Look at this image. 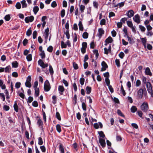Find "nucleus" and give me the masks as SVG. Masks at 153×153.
Returning a JSON list of instances; mask_svg holds the SVG:
<instances>
[{"label":"nucleus","instance_id":"9b49d317","mask_svg":"<svg viewBox=\"0 0 153 153\" xmlns=\"http://www.w3.org/2000/svg\"><path fill=\"white\" fill-rule=\"evenodd\" d=\"M103 76L104 77L106 78L105 79V82H109V81H110V80L109 79V73L108 72H107L103 74Z\"/></svg>","mask_w":153,"mask_h":153},{"label":"nucleus","instance_id":"473e14b6","mask_svg":"<svg viewBox=\"0 0 153 153\" xmlns=\"http://www.w3.org/2000/svg\"><path fill=\"white\" fill-rule=\"evenodd\" d=\"M10 70V65L7 66L4 68L5 72L6 73H9Z\"/></svg>","mask_w":153,"mask_h":153},{"label":"nucleus","instance_id":"c756f323","mask_svg":"<svg viewBox=\"0 0 153 153\" xmlns=\"http://www.w3.org/2000/svg\"><path fill=\"white\" fill-rule=\"evenodd\" d=\"M117 113L120 116L125 117V115L121 111L120 109H117Z\"/></svg>","mask_w":153,"mask_h":153},{"label":"nucleus","instance_id":"39448f33","mask_svg":"<svg viewBox=\"0 0 153 153\" xmlns=\"http://www.w3.org/2000/svg\"><path fill=\"white\" fill-rule=\"evenodd\" d=\"M134 21L137 24H139L140 22V17L139 14L135 15L133 18Z\"/></svg>","mask_w":153,"mask_h":153},{"label":"nucleus","instance_id":"1a4fd4ad","mask_svg":"<svg viewBox=\"0 0 153 153\" xmlns=\"http://www.w3.org/2000/svg\"><path fill=\"white\" fill-rule=\"evenodd\" d=\"M145 73L146 75H149L150 76H152V74L151 71L150 69L148 67L146 68L145 71Z\"/></svg>","mask_w":153,"mask_h":153},{"label":"nucleus","instance_id":"7ed1b4c3","mask_svg":"<svg viewBox=\"0 0 153 153\" xmlns=\"http://www.w3.org/2000/svg\"><path fill=\"white\" fill-rule=\"evenodd\" d=\"M38 64L42 68H45L48 67V65L47 63L45 64L43 61L40 59L38 61Z\"/></svg>","mask_w":153,"mask_h":153},{"label":"nucleus","instance_id":"338daca9","mask_svg":"<svg viewBox=\"0 0 153 153\" xmlns=\"http://www.w3.org/2000/svg\"><path fill=\"white\" fill-rule=\"evenodd\" d=\"M4 19L6 21H9L10 19V15H6L4 17Z\"/></svg>","mask_w":153,"mask_h":153},{"label":"nucleus","instance_id":"052dcab7","mask_svg":"<svg viewBox=\"0 0 153 153\" xmlns=\"http://www.w3.org/2000/svg\"><path fill=\"white\" fill-rule=\"evenodd\" d=\"M40 55L41 56V57L42 59H44L45 56V54L44 51H42L41 53L40 54Z\"/></svg>","mask_w":153,"mask_h":153},{"label":"nucleus","instance_id":"69168bd1","mask_svg":"<svg viewBox=\"0 0 153 153\" xmlns=\"http://www.w3.org/2000/svg\"><path fill=\"white\" fill-rule=\"evenodd\" d=\"M82 107L83 110L84 111H86V106L85 103L84 102H82Z\"/></svg>","mask_w":153,"mask_h":153},{"label":"nucleus","instance_id":"a878e982","mask_svg":"<svg viewBox=\"0 0 153 153\" xmlns=\"http://www.w3.org/2000/svg\"><path fill=\"white\" fill-rule=\"evenodd\" d=\"M39 10V8L38 6H36L33 7V11L35 14L36 15Z\"/></svg>","mask_w":153,"mask_h":153},{"label":"nucleus","instance_id":"37998d69","mask_svg":"<svg viewBox=\"0 0 153 153\" xmlns=\"http://www.w3.org/2000/svg\"><path fill=\"white\" fill-rule=\"evenodd\" d=\"M115 63L117 67H119L120 66V65L119 59H116L115 60Z\"/></svg>","mask_w":153,"mask_h":153},{"label":"nucleus","instance_id":"5701e85b","mask_svg":"<svg viewBox=\"0 0 153 153\" xmlns=\"http://www.w3.org/2000/svg\"><path fill=\"white\" fill-rule=\"evenodd\" d=\"M148 86L147 85V90L149 93L151 94V96L153 98V90H152V88L151 87V89H149Z\"/></svg>","mask_w":153,"mask_h":153},{"label":"nucleus","instance_id":"e433bc0d","mask_svg":"<svg viewBox=\"0 0 153 153\" xmlns=\"http://www.w3.org/2000/svg\"><path fill=\"white\" fill-rule=\"evenodd\" d=\"M85 8V6L81 4L80 6L79 10L82 13L84 12Z\"/></svg>","mask_w":153,"mask_h":153},{"label":"nucleus","instance_id":"f3484780","mask_svg":"<svg viewBox=\"0 0 153 153\" xmlns=\"http://www.w3.org/2000/svg\"><path fill=\"white\" fill-rule=\"evenodd\" d=\"M111 98L112 100L115 104H119L120 103V101L118 99L115 97H114V98L112 97H111Z\"/></svg>","mask_w":153,"mask_h":153},{"label":"nucleus","instance_id":"680f3d73","mask_svg":"<svg viewBox=\"0 0 153 153\" xmlns=\"http://www.w3.org/2000/svg\"><path fill=\"white\" fill-rule=\"evenodd\" d=\"M56 118L59 120H61V118L60 114L58 112H56Z\"/></svg>","mask_w":153,"mask_h":153},{"label":"nucleus","instance_id":"f257e3e1","mask_svg":"<svg viewBox=\"0 0 153 153\" xmlns=\"http://www.w3.org/2000/svg\"><path fill=\"white\" fill-rule=\"evenodd\" d=\"M142 110L144 112H146L149 109L148 104L147 102H143L140 106Z\"/></svg>","mask_w":153,"mask_h":153},{"label":"nucleus","instance_id":"13d9d810","mask_svg":"<svg viewBox=\"0 0 153 153\" xmlns=\"http://www.w3.org/2000/svg\"><path fill=\"white\" fill-rule=\"evenodd\" d=\"M93 5L94 7L96 9H97L98 6V3L96 1H94L93 2Z\"/></svg>","mask_w":153,"mask_h":153},{"label":"nucleus","instance_id":"4468645a","mask_svg":"<svg viewBox=\"0 0 153 153\" xmlns=\"http://www.w3.org/2000/svg\"><path fill=\"white\" fill-rule=\"evenodd\" d=\"M101 65L102 68L104 69V70H106L108 68V65L104 61L102 62Z\"/></svg>","mask_w":153,"mask_h":153},{"label":"nucleus","instance_id":"774afa93","mask_svg":"<svg viewBox=\"0 0 153 153\" xmlns=\"http://www.w3.org/2000/svg\"><path fill=\"white\" fill-rule=\"evenodd\" d=\"M0 97L2 99L3 101H5V96L3 93H0Z\"/></svg>","mask_w":153,"mask_h":153},{"label":"nucleus","instance_id":"c85d7f7f","mask_svg":"<svg viewBox=\"0 0 153 153\" xmlns=\"http://www.w3.org/2000/svg\"><path fill=\"white\" fill-rule=\"evenodd\" d=\"M37 123L39 126H41L42 128H43V122L40 119H39L38 120Z\"/></svg>","mask_w":153,"mask_h":153},{"label":"nucleus","instance_id":"dca6fc26","mask_svg":"<svg viewBox=\"0 0 153 153\" xmlns=\"http://www.w3.org/2000/svg\"><path fill=\"white\" fill-rule=\"evenodd\" d=\"M113 41L112 38L110 36H108L106 39L105 40V41L108 42V43H111Z\"/></svg>","mask_w":153,"mask_h":153},{"label":"nucleus","instance_id":"a19ab883","mask_svg":"<svg viewBox=\"0 0 153 153\" xmlns=\"http://www.w3.org/2000/svg\"><path fill=\"white\" fill-rule=\"evenodd\" d=\"M94 41V40L91 41L90 44V48L91 49H94L95 47Z\"/></svg>","mask_w":153,"mask_h":153},{"label":"nucleus","instance_id":"ea45409f","mask_svg":"<svg viewBox=\"0 0 153 153\" xmlns=\"http://www.w3.org/2000/svg\"><path fill=\"white\" fill-rule=\"evenodd\" d=\"M26 59L28 61H30L32 59V55L31 54H30L27 55L26 56Z\"/></svg>","mask_w":153,"mask_h":153},{"label":"nucleus","instance_id":"9d476101","mask_svg":"<svg viewBox=\"0 0 153 153\" xmlns=\"http://www.w3.org/2000/svg\"><path fill=\"white\" fill-rule=\"evenodd\" d=\"M106 83L107 85L108 86V89H109L110 92L111 93H113L114 92V90L112 86L110 85V81H109V82H106Z\"/></svg>","mask_w":153,"mask_h":153},{"label":"nucleus","instance_id":"49530a36","mask_svg":"<svg viewBox=\"0 0 153 153\" xmlns=\"http://www.w3.org/2000/svg\"><path fill=\"white\" fill-rule=\"evenodd\" d=\"M128 18L124 17L123 18H122L120 20V22L122 24L123 23H125L126 21H127V20L128 19Z\"/></svg>","mask_w":153,"mask_h":153},{"label":"nucleus","instance_id":"aec40b11","mask_svg":"<svg viewBox=\"0 0 153 153\" xmlns=\"http://www.w3.org/2000/svg\"><path fill=\"white\" fill-rule=\"evenodd\" d=\"M137 110V108L136 106L133 105L131 108V111L133 113L135 112Z\"/></svg>","mask_w":153,"mask_h":153},{"label":"nucleus","instance_id":"de8ad7c7","mask_svg":"<svg viewBox=\"0 0 153 153\" xmlns=\"http://www.w3.org/2000/svg\"><path fill=\"white\" fill-rule=\"evenodd\" d=\"M38 144L40 145H41L43 144V142L41 137H39Z\"/></svg>","mask_w":153,"mask_h":153},{"label":"nucleus","instance_id":"393cba45","mask_svg":"<svg viewBox=\"0 0 153 153\" xmlns=\"http://www.w3.org/2000/svg\"><path fill=\"white\" fill-rule=\"evenodd\" d=\"M21 3L22 4V8H26L27 7V5L25 0H23L21 1Z\"/></svg>","mask_w":153,"mask_h":153},{"label":"nucleus","instance_id":"6e6552de","mask_svg":"<svg viewBox=\"0 0 153 153\" xmlns=\"http://www.w3.org/2000/svg\"><path fill=\"white\" fill-rule=\"evenodd\" d=\"M99 138V142L102 148H104L106 146V143L105 139Z\"/></svg>","mask_w":153,"mask_h":153},{"label":"nucleus","instance_id":"f704fd0d","mask_svg":"<svg viewBox=\"0 0 153 153\" xmlns=\"http://www.w3.org/2000/svg\"><path fill=\"white\" fill-rule=\"evenodd\" d=\"M126 23L127 25L129 27L131 28L133 26V23L131 21L129 20L127 21H126Z\"/></svg>","mask_w":153,"mask_h":153},{"label":"nucleus","instance_id":"2f4dec72","mask_svg":"<svg viewBox=\"0 0 153 153\" xmlns=\"http://www.w3.org/2000/svg\"><path fill=\"white\" fill-rule=\"evenodd\" d=\"M82 36L83 38L86 39L88 37V34L86 32H85L83 33Z\"/></svg>","mask_w":153,"mask_h":153},{"label":"nucleus","instance_id":"0eeeda50","mask_svg":"<svg viewBox=\"0 0 153 153\" xmlns=\"http://www.w3.org/2000/svg\"><path fill=\"white\" fill-rule=\"evenodd\" d=\"M134 15V12L132 10H128L126 14L128 16V18H130L133 16Z\"/></svg>","mask_w":153,"mask_h":153},{"label":"nucleus","instance_id":"cd10ccee","mask_svg":"<svg viewBox=\"0 0 153 153\" xmlns=\"http://www.w3.org/2000/svg\"><path fill=\"white\" fill-rule=\"evenodd\" d=\"M72 35L73 37L74 38V42H75L76 41V32L73 31L72 32Z\"/></svg>","mask_w":153,"mask_h":153},{"label":"nucleus","instance_id":"6ab92c4d","mask_svg":"<svg viewBox=\"0 0 153 153\" xmlns=\"http://www.w3.org/2000/svg\"><path fill=\"white\" fill-rule=\"evenodd\" d=\"M86 91V94H90L91 91V88L88 86H87L85 88Z\"/></svg>","mask_w":153,"mask_h":153},{"label":"nucleus","instance_id":"4d7b16f0","mask_svg":"<svg viewBox=\"0 0 153 153\" xmlns=\"http://www.w3.org/2000/svg\"><path fill=\"white\" fill-rule=\"evenodd\" d=\"M21 83L20 82H17L15 84V87L17 88H19L21 86Z\"/></svg>","mask_w":153,"mask_h":153},{"label":"nucleus","instance_id":"5fc2aeb1","mask_svg":"<svg viewBox=\"0 0 153 153\" xmlns=\"http://www.w3.org/2000/svg\"><path fill=\"white\" fill-rule=\"evenodd\" d=\"M142 82L144 84L147 83V82L146 81V78L144 76H143L142 77Z\"/></svg>","mask_w":153,"mask_h":153},{"label":"nucleus","instance_id":"a18cd8bd","mask_svg":"<svg viewBox=\"0 0 153 153\" xmlns=\"http://www.w3.org/2000/svg\"><path fill=\"white\" fill-rule=\"evenodd\" d=\"M146 48L148 49L150 51L152 50L153 49L152 46L151 44L148 43L147 44V46H146Z\"/></svg>","mask_w":153,"mask_h":153},{"label":"nucleus","instance_id":"09e8293b","mask_svg":"<svg viewBox=\"0 0 153 153\" xmlns=\"http://www.w3.org/2000/svg\"><path fill=\"white\" fill-rule=\"evenodd\" d=\"M139 27L141 31L143 32L145 31L146 29L144 26H143L141 25H139Z\"/></svg>","mask_w":153,"mask_h":153},{"label":"nucleus","instance_id":"79ce46f5","mask_svg":"<svg viewBox=\"0 0 153 153\" xmlns=\"http://www.w3.org/2000/svg\"><path fill=\"white\" fill-rule=\"evenodd\" d=\"M15 7L16 9H20L21 7V5L20 3L19 2H17L15 5Z\"/></svg>","mask_w":153,"mask_h":153},{"label":"nucleus","instance_id":"f03ea898","mask_svg":"<svg viewBox=\"0 0 153 153\" xmlns=\"http://www.w3.org/2000/svg\"><path fill=\"white\" fill-rule=\"evenodd\" d=\"M51 88L50 83L48 80L45 82L44 85V89L45 91H49Z\"/></svg>","mask_w":153,"mask_h":153},{"label":"nucleus","instance_id":"7c9ffc66","mask_svg":"<svg viewBox=\"0 0 153 153\" xmlns=\"http://www.w3.org/2000/svg\"><path fill=\"white\" fill-rule=\"evenodd\" d=\"M35 90V96L37 97L39 95V88L34 89Z\"/></svg>","mask_w":153,"mask_h":153},{"label":"nucleus","instance_id":"58836bf2","mask_svg":"<svg viewBox=\"0 0 153 153\" xmlns=\"http://www.w3.org/2000/svg\"><path fill=\"white\" fill-rule=\"evenodd\" d=\"M120 91L123 94V96H125L126 95V93L125 92V91L124 89L123 86L122 85V84L121 85V86Z\"/></svg>","mask_w":153,"mask_h":153},{"label":"nucleus","instance_id":"2eb2a0df","mask_svg":"<svg viewBox=\"0 0 153 153\" xmlns=\"http://www.w3.org/2000/svg\"><path fill=\"white\" fill-rule=\"evenodd\" d=\"M3 81L0 79V86L1 87L2 89L4 90L6 89V86L4 84H3Z\"/></svg>","mask_w":153,"mask_h":153},{"label":"nucleus","instance_id":"20e7f679","mask_svg":"<svg viewBox=\"0 0 153 153\" xmlns=\"http://www.w3.org/2000/svg\"><path fill=\"white\" fill-rule=\"evenodd\" d=\"M143 89L140 88L137 92V97L138 99H141L143 97Z\"/></svg>","mask_w":153,"mask_h":153},{"label":"nucleus","instance_id":"8fccbe9b","mask_svg":"<svg viewBox=\"0 0 153 153\" xmlns=\"http://www.w3.org/2000/svg\"><path fill=\"white\" fill-rule=\"evenodd\" d=\"M118 56L121 59L123 58L125 56L124 53L122 51L120 52V53L119 54Z\"/></svg>","mask_w":153,"mask_h":153},{"label":"nucleus","instance_id":"864d4df0","mask_svg":"<svg viewBox=\"0 0 153 153\" xmlns=\"http://www.w3.org/2000/svg\"><path fill=\"white\" fill-rule=\"evenodd\" d=\"M106 21L105 19H102L100 21V24L102 26V25H105V24Z\"/></svg>","mask_w":153,"mask_h":153},{"label":"nucleus","instance_id":"412c9836","mask_svg":"<svg viewBox=\"0 0 153 153\" xmlns=\"http://www.w3.org/2000/svg\"><path fill=\"white\" fill-rule=\"evenodd\" d=\"M128 39L130 44H131L134 43L135 42L134 41V39H135L134 37L131 38L129 36H128Z\"/></svg>","mask_w":153,"mask_h":153},{"label":"nucleus","instance_id":"ddd939ff","mask_svg":"<svg viewBox=\"0 0 153 153\" xmlns=\"http://www.w3.org/2000/svg\"><path fill=\"white\" fill-rule=\"evenodd\" d=\"M64 90V88L63 86L59 85V86L58 91L60 95H62L63 94Z\"/></svg>","mask_w":153,"mask_h":153},{"label":"nucleus","instance_id":"c9c22d12","mask_svg":"<svg viewBox=\"0 0 153 153\" xmlns=\"http://www.w3.org/2000/svg\"><path fill=\"white\" fill-rule=\"evenodd\" d=\"M31 33L32 30H31V28L30 27L27 31L26 34L27 36H29L31 35Z\"/></svg>","mask_w":153,"mask_h":153},{"label":"nucleus","instance_id":"4c0bfd02","mask_svg":"<svg viewBox=\"0 0 153 153\" xmlns=\"http://www.w3.org/2000/svg\"><path fill=\"white\" fill-rule=\"evenodd\" d=\"M99 34L103 35L104 33V30L102 28H99L98 30Z\"/></svg>","mask_w":153,"mask_h":153},{"label":"nucleus","instance_id":"a211bd4d","mask_svg":"<svg viewBox=\"0 0 153 153\" xmlns=\"http://www.w3.org/2000/svg\"><path fill=\"white\" fill-rule=\"evenodd\" d=\"M13 108H14V110L16 112H17L19 111V109H18V106L17 105L16 101H15L14 102V104L13 105Z\"/></svg>","mask_w":153,"mask_h":153},{"label":"nucleus","instance_id":"6e6d98bb","mask_svg":"<svg viewBox=\"0 0 153 153\" xmlns=\"http://www.w3.org/2000/svg\"><path fill=\"white\" fill-rule=\"evenodd\" d=\"M53 49V48L52 46H50L47 49V50L49 52L51 53L52 52Z\"/></svg>","mask_w":153,"mask_h":153},{"label":"nucleus","instance_id":"0e129e2a","mask_svg":"<svg viewBox=\"0 0 153 153\" xmlns=\"http://www.w3.org/2000/svg\"><path fill=\"white\" fill-rule=\"evenodd\" d=\"M3 108V109L5 111H8L10 109V107L9 106L6 105H4Z\"/></svg>","mask_w":153,"mask_h":153},{"label":"nucleus","instance_id":"b1692460","mask_svg":"<svg viewBox=\"0 0 153 153\" xmlns=\"http://www.w3.org/2000/svg\"><path fill=\"white\" fill-rule=\"evenodd\" d=\"M12 67L13 68H16L18 66V63L17 61L13 62L12 63Z\"/></svg>","mask_w":153,"mask_h":153},{"label":"nucleus","instance_id":"4be33fe9","mask_svg":"<svg viewBox=\"0 0 153 153\" xmlns=\"http://www.w3.org/2000/svg\"><path fill=\"white\" fill-rule=\"evenodd\" d=\"M93 52L95 55L96 59H97L99 56L98 50L97 49L94 50H93Z\"/></svg>","mask_w":153,"mask_h":153},{"label":"nucleus","instance_id":"e2e57ef3","mask_svg":"<svg viewBox=\"0 0 153 153\" xmlns=\"http://www.w3.org/2000/svg\"><path fill=\"white\" fill-rule=\"evenodd\" d=\"M61 46L62 48H65L67 47V45L64 42L62 41L61 42Z\"/></svg>","mask_w":153,"mask_h":153},{"label":"nucleus","instance_id":"f8f14e48","mask_svg":"<svg viewBox=\"0 0 153 153\" xmlns=\"http://www.w3.org/2000/svg\"><path fill=\"white\" fill-rule=\"evenodd\" d=\"M140 39L141 40V42L143 45L144 48H146V43L147 42V39L146 37L143 38H140Z\"/></svg>","mask_w":153,"mask_h":153},{"label":"nucleus","instance_id":"bf43d9fd","mask_svg":"<svg viewBox=\"0 0 153 153\" xmlns=\"http://www.w3.org/2000/svg\"><path fill=\"white\" fill-rule=\"evenodd\" d=\"M32 105L34 107H37L38 106V103L36 101H34L32 102Z\"/></svg>","mask_w":153,"mask_h":153},{"label":"nucleus","instance_id":"423d86ee","mask_svg":"<svg viewBox=\"0 0 153 153\" xmlns=\"http://www.w3.org/2000/svg\"><path fill=\"white\" fill-rule=\"evenodd\" d=\"M34 19V17L31 16L25 17V20L26 23H28L29 22H32L33 21Z\"/></svg>","mask_w":153,"mask_h":153},{"label":"nucleus","instance_id":"bb28decb","mask_svg":"<svg viewBox=\"0 0 153 153\" xmlns=\"http://www.w3.org/2000/svg\"><path fill=\"white\" fill-rule=\"evenodd\" d=\"M98 133L99 134V136L100 137H99L100 138V137H101L102 138H104L105 137V135L104 134V132L103 131H98Z\"/></svg>","mask_w":153,"mask_h":153},{"label":"nucleus","instance_id":"c03bdc74","mask_svg":"<svg viewBox=\"0 0 153 153\" xmlns=\"http://www.w3.org/2000/svg\"><path fill=\"white\" fill-rule=\"evenodd\" d=\"M56 129L58 132L60 133L61 132V126L59 124H57L56 125Z\"/></svg>","mask_w":153,"mask_h":153},{"label":"nucleus","instance_id":"603ef678","mask_svg":"<svg viewBox=\"0 0 153 153\" xmlns=\"http://www.w3.org/2000/svg\"><path fill=\"white\" fill-rule=\"evenodd\" d=\"M64 33L65 34L67 39H69L70 38V35L69 33V30H66V31L64 32Z\"/></svg>","mask_w":153,"mask_h":153},{"label":"nucleus","instance_id":"3c124183","mask_svg":"<svg viewBox=\"0 0 153 153\" xmlns=\"http://www.w3.org/2000/svg\"><path fill=\"white\" fill-rule=\"evenodd\" d=\"M49 71L51 75H52L53 73V71L52 66L51 65H49Z\"/></svg>","mask_w":153,"mask_h":153},{"label":"nucleus","instance_id":"72a5a7b5","mask_svg":"<svg viewBox=\"0 0 153 153\" xmlns=\"http://www.w3.org/2000/svg\"><path fill=\"white\" fill-rule=\"evenodd\" d=\"M59 149L61 153H64V149L62 144H60Z\"/></svg>","mask_w":153,"mask_h":153}]
</instances>
